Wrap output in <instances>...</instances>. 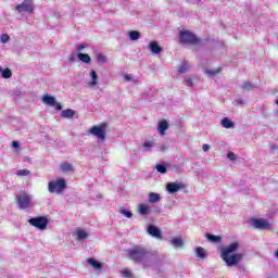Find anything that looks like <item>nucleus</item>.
<instances>
[{
    "instance_id": "3",
    "label": "nucleus",
    "mask_w": 278,
    "mask_h": 278,
    "mask_svg": "<svg viewBox=\"0 0 278 278\" xmlns=\"http://www.w3.org/2000/svg\"><path fill=\"white\" fill-rule=\"evenodd\" d=\"M64 190H66V180H64V178L51 180L48 184V191L50 192V194H62Z\"/></svg>"
},
{
    "instance_id": "38",
    "label": "nucleus",
    "mask_w": 278,
    "mask_h": 278,
    "mask_svg": "<svg viewBox=\"0 0 278 278\" xmlns=\"http://www.w3.org/2000/svg\"><path fill=\"white\" fill-rule=\"evenodd\" d=\"M121 274L123 275V277H126V278H130L131 277V270H129L128 268L122 269Z\"/></svg>"
},
{
    "instance_id": "11",
    "label": "nucleus",
    "mask_w": 278,
    "mask_h": 278,
    "mask_svg": "<svg viewBox=\"0 0 278 278\" xmlns=\"http://www.w3.org/2000/svg\"><path fill=\"white\" fill-rule=\"evenodd\" d=\"M250 224L254 229H270V224L268 220L263 218H252Z\"/></svg>"
},
{
    "instance_id": "25",
    "label": "nucleus",
    "mask_w": 278,
    "mask_h": 278,
    "mask_svg": "<svg viewBox=\"0 0 278 278\" xmlns=\"http://www.w3.org/2000/svg\"><path fill=\"white\" fill-rule=\"evenodd\" d=\"M75 116V111L72 109H67L61 112L62 118H73Z\"/></svg>"
},
{
    "instance_id": "12",
    "label": "nucleus",
    "mask_w": 278,
    "mask_h": 278,
    "mask_svg": "<svg viewBox=\"0 0 278 278\" xmlns=\"http://www.w3.org/2000/svg\"><path fill=\"white\" fill-rule=\"evenodd\" d=\"M181 188H184V185H181V182H169L166 186L167 192L169 194H175V192H179Z\"/></svg>"
},
{
    "instance_id": "35",
    "label": "nucleus",
    "mask_w": 278,
    "mask_h": 278,
    "mask_svg": "<svg viewBox=\"0 0 278 278\" xmlns=\"http://www.w3.org/2000/svg\"><path fill=\"white\" fill-rule=\"evenodd\" d=\"M218 73H220V70H206L208 77H214V75H218Z\"/></svg>"
},
{
    "instance_id": "22",
    "label": "nucleus",
    "mask_w": 278,
    "mask_h": 278,
    "mask_svg": "<svg viewBox=\"0 0 278 278\" xmlns=\"http://www.w3.org/2000/svg\"><path fill=\"white\" fill-rule=\"evenodd\" d=\"M220 125L225 129H231V128H233L235 124H233V122H231V119H229L228 117H225L222 119Z\"/></svg>"
},
{
    "instance_id": "48",
    "label": "nucleus",
    "mask_w": 278,
    "mask_h": 278,
    "mask_svg": "<svg viewBox=\"0 0 278 278\" xmlns=\"http://www.w3.org/2000/svg\"><path fill=\"white\" fill-rule=\"evenodd\" d=\"M83 49H86V45L81 43L77 47V51H81Z\"/></svg>"
},
{
    "instance_id": "40",
    "label": "nucleus",
    "mask_w": 278,
    "mask_h": 278,
    "mask_svg": "<svg viewBox=\"0 0 278 278\" xmlns=\"http://www.w3.org/2000/svg\"><path fill=\"white\" fill-rule=\"evenodd\" d=\"M185 84H186V86H188L189 88H192V86H193L192 77L186 78Z\"/></svg>"
},
{
    "instance_id": "41",
    "label": "nucleus",
    "mask_w": 278,
    "mask_h": 278,
    "mask_svg": "<svg viewBox=\"0 0 278 278\" xmlns=\"http://www.w3.org/2000/svg\"><path fill=\"white\" fill-rule=\"evenodd\" d=\"M227 157H228V160H230L231 162H236V153H233V152H228Z\"/></svg>"
},
{
    "instance_id": "9",
    "label": "nucleus",
    "mask_w": 278,
    "mask_h": 278,
    "mask_svg": "<svg viewBox=\"0 0 278 278\" xmlns=\"http://www.w3.org/2000/svg\"><path fill=\"white\" fill-rule=\"evenodd\" d=\"M41 101L42 103H45V105H50V108H55V110L59 112L60 110H62V104L58 102V100H55V97L45 94L42 96Z\"/></svg>"
},
{
    "instance_id": "37",
    "label": "nucleus",
    "mask_w": 278,
    "mask_h": 278,
    "mask_svg": "<svg viewBox=\"0 0 278 278\" xmlns=\"http://www.w3.org/2000/svg\"><path fill=\"white\" fill-rule=\"evenodd\" d=\"M97 60L100 64H105V62H108V59L103 54H98Z\"/></svg>"
},
{
    "instance_id": "31",
    "label": "nucleus",
    "mask_w": 278,
    "mask_h": 278,
    "mask_svg": "<svg viewBox=\"0 0 278 278\" xmlns=\"http://www.w3.org/2000/svg\"><path fill=\"white\" fill-rule=\"evenodd\" d=\"M206 238L210 242H220V237L216 236V235H211L207 233Z\"/></svg>"
},
{
    "instance_id": "5",
    "label": "nucleus",
    "mask_w": 278,
    "mask_h": 278,
    "mask_svg": "<svg viewBox=\"0 0 278 278\" xmlns=\"http://www.w3.org/2000/svg\"><path fill=\"white\" fill-rule=\"evenodd\" d=\"M33 199H34V195L29 193H22L17 195V205L20 210H29V207H31Z\"/></svg>"
},
{
    "instance_id": "14",
    "label": "nucleus",
    "mask_w": 278,
    "mask_h": 278,
    "mask_svg": "<svg viewBox=\"0 0 278 278\" xmlns=\"http://www.w3.org/2000/svg\"><path fill=\"white\" fill-rule=\"evenodd\" d=\"M148 233L157 240H162V232L160 231V228L155 227L154 225H150L148 227Z\"/></svg>"
},
{
    "instance_id": "19",
    "label": "nucleus",
    "mask_w": 278,
    "mask_h": 278,
    "mask_svg": "<svg viewBox=\"0 0 278 278\" xmlns=\"http://www.w3.org/2000/svg\"><path fill=\"white\" fill-rule=\"evenodd\" d=\"M75 233H76L77 240L79 241L86 240L88 238V232L81 228H77Z\"/></svg>"
},
{
    "instance_id": "33",
    "label": "nucleus",
    "mask_w": 278,
    "mask_h": 278,
    "mask_svg": "<svg viewBox=\"0 0 278 278\" xmlns=\"http://www.w3.org/2000/svg\"><path fill=\"white\" fill-rule=\"evenodd\" d=\"M155 168H156V170H157V173H161L162 175H166V165H164V164H157L156 166H155Z\"/></svg>"
},
{
    "instance_id": "21",
    "label": "nucleus",
    "mask_w": 278,
    "mask_h": 278,
    "mask_svg": "<svg viewBox=\"0 0 278 278\" xmlns=\"http://www.w3.org/2000/svg\"><path fill=\"white\" fill-rule=\"evenodd\" d=\"M87 262L94 268V270H101L103 268V265L94 258H88Z\"/></svg>"
},
{
    "instance_id": "26",
    "label": "nucleus",
    "mask_w": 278,
    "mask_h": 278,
    "mask_svg": "<svg viewBox=\"0 0 278 278\" xmlns=\"http://www.w3.org/2000/svg\"><path fill=\"white\" fill-rule=\"evenodd\" d=\"M0 73H1V77L3 79H10L12 77V70L11 68L3 70L2 67H0Z\"/></svg>"
},
{
    "instance_id": "13",
    "label": "nucleus",
    "mask_w": 278,
    "mask_h": 278,
    "mask_svg": "<svg viewBox=\"0 0 278 278\" xmlns=\"http://www.w3.org/2000/svg\"><path fill=\"white\" fill-rule=\"evenodd\" d=\"M91 80L87 83V88H94L99 84V75L94 70H91L89 73Z\"/></svg>"
},
{
    "instance_id": "50",
    "label": "nucleus",
    "mask_w": 278,
    "mask_h": 278,
    "mask_svg": "<svg viewBox=\"0 0 278 278\" xmlns=\"http://www.w3.org/2000/svg\"><path fill=\"white\" fill-rule=\"evenodd\" d=\"M54 16H55L56 18H60V13H54Z\"/></svg>"
},
{
    "instance_id": "24",
    "label": "nucleus",
    "mask_w": 278,
    "mask_h": 278,
    "mask_svg": "<svg viewBox=\"0 0 278 278\" xmlns=\"http://www.w3.org/2000/svg\"><path fill=\"white\" fill-rule=\"evenodd\" d=\"M78 60H80V62H84L85 64H90V62H92V59H90L89 54H85L79 52L77 54Z\"/></svg>"
},
{
    "instance_id": "34",
    "label": "nucleus",
    "mask_w": 278,
    "mask_h": 278,
    "mask_svg": "<svg viewBox=\"0 0 278 278\" xmlns=\"http://www.w3.org/2000/svg\"><path fill=\"white\" fill-rule=\"evenodd\" d=\"M0 42H2V45L10 42V35H8V34L1 35Z\"/></svg>"
},
{
    "instance_id": "2",
    "label": "nucleus",
    "mask_w": 278,
    "mask_h": 278,
    "mask_svg": "<svg viewBox=\"0 0 278 278\" xmlns=\"http://www.w3.org/2000/svg\"><path fill=\"white\" fill-rule=\"evenodd\" d=\"M149 253V249L144 247H135L130 250H127V255L132 262H137L138 264H142L144 266V262L147 260V255Z\"/></svg>"
},
{
    "instance_id": "23",
    "label": "nucleus",
    "mask_w": 278,
    "mask_h": 278,
    "mask_svg": "<svg viewBox=\"0 0 278 278\" xmlns=\"http://www.w3.org/2000/svg\"><path fill=\"white\" fill-rule=\"evenodd\" d=\"M195 255L197 257H200V260H205V257H207V252L205 249L198 247L195 248Z\"/></svg>"
},
{
    "instance_id": "1",
    "label": "nucleus",
    "mask_w": 278,
    "mask_h": 278,
    "mask_svg": "<svg viewBox=\"0 0 278 278\" xmlns=\"http://www.w3.org/2000/svg\"><path fill=\"white\" fill-rule=\"evenodd\" d=\"M239 248H240V243L238 242H233L226 248H222L220 257L222 260H224L227 266H236V264L241 262L242 257H244V254L236 253V251H238ZM230 253H236V254L229 255Z\"/></svg>"
},
{
    "instance_id": "29",
    "label": "nucleus",
    "mask_w": 278,
    "mask_h": 278,
    "mask_svg": "<svg viewBox=\"0 0 278 278\" xmlns=\"http://www.w3.org/2000/svg\"><path fill=\"white\" fill-rule=\"evenodd\" d=\"M172 244L175 249H181V247H184V240L179 239V238H174L172 240Z\"/></svg>"
},
{
    "instance_id": "32",
    "label": "nucleus",
    "mask_w": 278,
    "mask_h": 278,
    "mask_svg": "<svg viewBox=\"0 0 278 278\" xmlns=\"http://www.w3.org/2000/svg\"><path fill=\"white\" fill-rule=\"evenodd\" d=\"M16 175L18 177H27V176L31 175V172H29L28 169H20L16 172Z\"/></svg>"
},
{
    "instance_id": "4",
    "label": "nucleus",
    "mask_w": 278,
    "mask_h": 278,
    "mask_svg": "<svg viewBox=\"0 0 278 278\" xmlns=\"http://www.w3.org/2000/svg\"><path fill=\"white\" fill-rule=\"evenodd\" d=\"M163 260H164V256L157 253V251L148 250V254L146 256L143 266H157L159 264H162Z\"/></svg>"
},
{
    "instance_id": "28",
    "label": "nucleus",
    "mask_w": 278,
    "mask_h": 278,
    "mask_svg": "<svg viewBox=\"0 0 278 278\" xmlns=\"http://www.w3.org/2000/svg\"><path fill=\"white\" fill-rule=\"evenodd\" d=\"M148 198H149V203H159V201H160V194H157V193H154V192H150L149 194H148Z\"/></svg>"
},
{
    "instance_id": "6",
    "label": "nucleus",
    "mask_w": 278,
    "mask_h": 278,
    "mask_svg": "<svg viewBox=\"0 0 278 278\" xmlns=\"http://www.w3.org/2000/svg\"><path fill=\"white\" fill-rule=\"evenodd\" d=\"M179 38L181 45H197L199 42V38L188 30L180 31Z\"/></svg>"
},
{
    "instance_id": "44",
    "label": "nucleus",
    "mask_w": 278,
    "mask_h": 278,
    "mask_svg": "<svg viewBox=\"0 0 278 278\" xmlns=\"http://www.w3.org/2000/svg\"><path fill=\"white\" fill-rule=\"evenodd\" d=\"M68 61L71 64L77 62V56L75 54H71L70 58H68Z\"/></svg>"
},
{
    "instance_id": "10",
    "label": "nucleus",
    "mask_w": 278,
    "mask_h": 278,
    "mask_svg": "<svg viewBox=\"0 0 278 278\" xmlns=\"http://www.w3.org/2000/svg\"><path fill=\"white\" fill-rule=\"evenodd\" d=\"M89 134L103 142L105 140V126H93L90 128Z\"/></svg>"
},
{
    "instance_id": "17",
    "label": "nucleus",
    "mask_w": 278,
    "mask_h": 278,
    "mask_svg": "<svg viewBox=\"0 0 278 278\" xmlns=\"http://www.w3.org/2000/svg\"><path fill=\"white\" fill-rule=\"evenodd\" d=\"M168 129V122L165 119L161 121L159 123L157 131L161 136H164L166 134V130Z\"/></svg>"
},
{
    "instance_id": "7",
    "label": "nucleus",
    "mask_w": 278,
    "mask_h": 278,
    "mask_svg": "<svg viewBox=\"0 0 278 278\" xmlns=\"http://www.w3.org/2000/svg\"><path fill=\"white\" fill-rule=\"evenodd\" d=\"M29 225L40 229V231H45L47 226L49 225V219L47 217H34L28 219Z\"/></svg>"
},
{
    "instance_id": "20",
    "label": "nucleus",
    "mask_w": 278,
    "mask_h": 278,
    "mask_svg": "<svg viewBox=\"0 0 278 278\" xmlns=\"http://www.w3.org/2000/svg\"><path fill=\"white\" fill-rule=\"evenodd\" d=\"M151 210V207L147 204H139L138 205V213L141 215V216H147V214H149V211Z\"/></svg>"
},
{
    "instance_id": "52",
    "label": "nucleus",
    "mask_w": 278,
    "mask_h": 278,
    "mask_svg": "<svg viewBox=\"0 0 278 278\" xmlns=\"http://www.w3.org/2000/svg\"><path fill=\"white\" fill-rule=\"evenodd\" d=\"M276 105H278V98H277V100H276Z\"/></svg>"
},
{
    "instance_id": "16",
    "label": "nucleus",
    "mask_w": 278,
    "mask_h": 278,
    "mask_svg": "<svg viewBox=\"0 0 278 278\" xmlns=\"http://www.w3.org/2000/svg\"><path fill=\"white\" fill-rule=\"evenodd\" d=\"M60 168L62 173H65V174L75 173V167H73V164L68 162L61 163Z\"/></svg>"
},
{
    "instance_id": "18",
    "label": "nucleus",
    "mask_w": 278,
    "mask_h": 278,
    "mask_svg": "<svg viewBox=\"0 0 278 278\" xmlns=\"http://www.w3.org/2000/svg\"><path fill=\"white\" fill-rule=\"evenodd\" d=\"M240 88L242 90H247L248 92H250V90H255V88H257V86L253 85V83L249 81V80H244L241 85Z\"/></svg>"
},
{
    "instance_id": "43",
    "label": "nucleus",
    "mask_w": 278,
    "mask_h": 278,
    "mask_svg": "<svg viewBox=\"0 0 278 278\" xmlns=\"http://www.w3.org/2000/svg\"><path fill=\"white\" fill-rule=\"evenodd\" d=\"M159 151H162V152L168 151V146L165 143H162L161 146H159Z\"/></svg>"
},
{
    "instance_id": "45",
    "label": "nucleus",
    "mask_w": 278,
    "mask_h": 278,
    "mask_svg": "<svg viewBox=\"0 0 278 278\" xmlns=\"http://www.w3.org/2000/svg\"><path fill=\"white\" fill-rule=\"evenodd\" d=\"M235 103H237V105H242L244 103V100L239 98L235 100Z\"/></svg>"
},
{
    "instance_id": "49",
    "label": "nucleus",
    "mask_w": 278,
    "mask_h": 278,
    "mask_svg": "<svg viewBox=\"0 0 278 278\" xmlns=\"http://www.w3.org/2000/svg\"><path fill=\"white\" fill-rule=\"evenodd\" d=\"M278 147L277 146H271V151H277Z\"/></svg>"
},
{
    "instance_id": "30",
    "label": "nucleus",
    "mask_w": 278,
    "mask_h": 278,
    "mask_svg": "<svg viewBox=\"0 0 278 278\" xmlns=\"http://www.w3.org/2000/svg\"><path fill=\"white\" fill-rule=\"evenodd\" d=\"M155 147V141H144L143 142V150L144 151H151Z\"/></svg>"
},
{
    "instance_id": "39",
    "label": "nucleus",
    "mask_w": 278,
    "mask_h": 278,
    "mask_svg": "<svg viewBox=\"0 0 278 278\" xmlns=\"http://www.w3.org/2000/svg\"><path fill=\"white\" fill-rule=\"evenodd\" d=\"M124 79H125V81H136V78H134V75H131V74H126L124 76Z\"/></svg>"
},
{
    "instance_id": "51",
    "label": "nucleus",
    "mask_w": 278,
    "mask_h": 278,
    "mask_svg": "<svg viewBox=\"0 0 278 278\" xmlns=\"http://www.w3.org/2000/svg\"><path fill=\"white\" fill-rule=\"evenodd\" d=\"M274 255L277 257L278 260V250L274 253Z\"/></svg>"
},
{
    "instance_id": "27",
    "label": "nucleus",
    "mask_w": 278,
    "mask_h": 278,
    "mask_svg": "<svg viewBox=\"0 0 278 278\" xmlns=\"http://www.w3.org/2000/svg\"><path fill=\"white\" fill-rule=\"evenodd\" d=\"M128 36H129V40L136 41V40H140L141 34L138 30H130L128 33Z\"/></svg>"
},
{
    "instance_id": "42",
    "label": "nucleus",
    "mask_w": 278,
    "mask_h": 278,
    "mask_svg": "<svg viewBox=\"0 0 278 278\" xmlns=\"http://www.w3.org/2000/svg\"><path fill=\"white\" fill-rule=\"evenodd\" d=\"M179 73H188V65L186 64H182L180 67H179Z\"/></svg>"
},
{
    "instance_id": "15",
    "label": "nucleus",
    "mask_w": 278,
    "mask_h": 278,
    "mask_svg": "<svg viewBox=\"0 0 278 278\" xmlns=\"http://www.w3.org/2000/svg\"><path fill=\"white\" fill-rule=\"evenodd\" d=\"M149 49H150L151 53H154L155 55H160V53H162V51H164V49H162V47H160L157 41H151L149 43Z\"/></svg>"
},
{
    "instance_id": "36",
    "label": "nucleus",
    "mask_w": 278,
    "mask_h": 278,
    "mask_svg": "<svg viewBox=\"0 0 278 278\" xmlns=\"http://www.w3.org/2000/svg\"><path fill=\"white\" fill-rule=\"evenodd\" d=\"M119 212H121V214H123V216H126V218H131L134 216L131 211H127V210L122 208Z\"/></svg>"
},
{
    "instance_id": "46",
    "label": "nucleus",
    "mask_w": 278,
    "mask_h": 278,
    "mask_svg": "<svg viewBox=\"0 0 278 278\" xmlns=\"http://www.w3.org/2000/svg\"><path fill=\"white\" fill-rule=\"evenodd\" d=\"M18 147H21V144L18 143V141H13V142H12V148H13V149H18Z\"/></svg>"
},
{
    "instance_id": "47",
    "label": "nucleus",
    "mask_w": 278,
    "mask_h": 278,
    "mask_svg": "<svg viewBox=\"0 0 278 278\" xmlns=\"http://www.w3.org/2000/svg\"><path fill=\"white\" fill-rule=\"evenodd\" d=\"M202 149H203L204 152L210 151V144H203Z\"/></svg>"
},
{
    "instance_id": "8",
    "label": "nucleus",
    "mask_w": 278,
    "mask_h": 278,
    "mask_svg": "<svg viewBox=\"0 0 278 278\" xmlns=\"http://www.w3.org/2000/svg\"><path fill=\"white\" fill-rule=\"evenodd\" d=\"M15 10L18 14H23V12H28V14H34V1L24 0L21 4H17Z\"/></svg>"
}]
</instances>
